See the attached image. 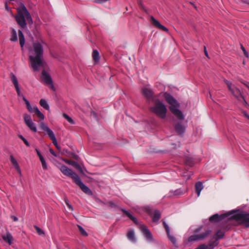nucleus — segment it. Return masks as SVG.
<instances>
[{
    "instance_id": "c03bdc74",
    "label": "nucleus",
    "mask_w": 249,
    "mask_h": 249,
    "mask_svg": "<svg viewBox=\"0 0 249 249\" xmlns=\"http://www.w3.org/2000/svg\"><path fill=\"white\" fill-rule=\"evenodd\" d=\"M195 249H206L205 244H202Z\"/></svg>"
},
{
    "instance_id": "2eb2a0df",
    "label": "nucleus",
    "mask_w": 249,
    "mask_h": 249,
    "mask_svg": "<svg viewBox=\"0 0 249 249\" xmlns=\"http://www.w3.org/2000/svg\"><path fill=\"white\" fill-rule=\"evenodd\" d=\"M164 228H165L166 233L167 234L169 239L175 246H177V241L176 238L173 235H171L170 232V229L168 225L165 222H163Z\"/></svg>"
},
{
    "instance_id": "3c124183",
    "label": "nucleus",
    "mask_w": 249,
    "mask_h": 249,
    "mask_svg": "<svg viewBox=\"0 0 249 249\" xmlns=\"http://www.w3.org/2000/svg\"><path fill=\"white\" fill-rule=\"evenodd\" d=\"M204 52H205V55L207 57H209V55H208V52L206 50V47H204Z\"/></svg>"
},
{
    "instance_id": "473e14b6",
    "label": "nucleus",
    "mask_w": 249,
    "mask_h": 249,
    "mask_svg": "<svg viewBox=\"0 0 249 249\" xmlns=\"http://www.w3.org/2000/svg\"><path fill=\"white\" fill-rule=\"evenodd\" d=\"M35 114H36L37 117L41 120H43L44 119V115L39 111L38 109V110L36 109V112Z\"/></svg>"
},
{
    "instance_id": "39448f33",
    "label": "nucleus",
    "mask_w": 249,
    "mask_h": 249,
    "mask_svg": "<svg viewBox=\"0 0 249 249\" xmlns=\"http://www.w3.org/2000/svg\"><path fill=\"white\" fill-rule=\"evenodd\" d=\"M163 94L165 101L170 105L169 109L172 113L178 119L180 120H184V116L181 111L178 109L180 106L178 102L171 94L167 92H165Z\"/></svg>"
},
{
    "instance_id": "4be33fe9",
    "label": "nucleus",
    "mask_w": 249,
    "mask_h": 249,
    "mask_svg": "<svg viewBox=\"0 0 249 249\" xmlns=\"http://www.w3.org/2000/svg\"><path fill=\"white\" fill-rule=\"evenodd\" d=\"M18 37H19V43L21 46V48L22 49H23V46L25 44V39L24 36L23 35V34L22 33V31L21 30H18Z\"/></svg>"
},
{
    "instance_id": "ddd939ff",
    "label": "nucleus",
    "mask_w": 249,
    "mask_h": 249,
    "mask_svg": "<svg viewBox=\"0 0 249 249\" xmlns=\"http://www.w3.org/2000/svg\"><path fill=\"white\" fill-rule=\"evenodd\" d=\"M10 77L12 82L15 87L18 96L22 97V99H23V97H24V96L22 94V93L20 91L17 78L15 76V75L13 73H10Z\"/></svg>"
},
{
    "instance_id": "4468645a",
    "label": "nucleus",
    "mask_w": 249,
    "mask_h": 249,
    "mask_svg": "<svg viewBox=\"0 0 249 249\" xmlns=\"http://www.w3.org/2000/svg\"><path fill=\"white\" fill-rule=\"evenodd\" d=\"M142 92L143 95L149 100H153V91L148 86L144 87L142 89Z\"/></svg>"
},
{
    "instance_id": "a211bd4d",
    "label": "nucleus",
    "mask_w": 249,
    "mask_h": 249,
    "mask_svg": "<svg viewBox=\"0 0 249 249\" xmlns=\"http://www.w3.org/2000/svg\"><path fill=\"white\" fill-rule=\"evenodd\" d=\"M23 101L25 102V103L26 105L28 111L31 113H34L35 114L36 112V109L38 110V108L36 106L32 107L30 104V102L26 99L25 97H23Z\"/></svg>"
},
{
    "instance_id": "c756f323",
    "label": "nucleus",
    "mask_w": 249,
    "mask_h": 249,
    "mask_svg": "<svg viewBox=\"0 0 249 249\" xmlns=\"http://www.w3.org/2000/svg\"><path fill=\"white\" fill-rule=\"evenodd\" d=\"M48 136L51 139H53L54 140L55 135L53 131L50 129H48V130L46 131Z\"/></svg>"
},
{
    "instance_id": "20e7f679",
    "label": "nucleus",
    "mask_w": 249,
    "mask_h": 249,
    "mask_svg": "<svg viewBox=\"0 0 249 249\" xmlns=\"http://www.w3.org/2000/svg\"><path fill=\"white\" fill-rule=\"evenodd\" d=\"M229 221L234 220L238 224L249 227V213L238 210L229 211Z\"/></svg>"
},
{
    "instance_id": "5701e85b",
    "label": "nucleus",
    "mask_w": 249,
    "mask_h": 249,
    "mask_svg": "<svg viewBox=\"0 0 249 249\" xmlns=\"http://www.w3.org/2000/svg\"><path fill=\"white\" fill-rule=\"evenodd\" d=\"M175 129L178 133L181 134L184 132L185 128L182 124H179L175 126Z\"/></svg>"
},
{
    "instance_id": "b1692460",
    "label": "nucleus",
    "mask_w": 249,
    "mask_h": 249,
    "mask_svg": "<svg viewBox=\"0 0 249 249\" xmlns=\"http://www.w3.org/2000/svg\"><path fill=\"white\" fill-rule=\"evenodd\" d=\"M160 218V213L159 211L155 210L154 211V215L153 216V221L154 222H157Z\"/></svg>"
},
{
    "instance_id": "7c9ffc66",
    "label": "nucleus",
    "mask_w": 249,
    "mask_h": 249,
    "mask_svg": "<svg viewBox=\"0 0 249 249\" xmlns=\"http://www.w3.org/2000/svg\"><path fill=\"white\" fill-rule=\"evenodd\" d=\"M66 162L74 166L76 168H77L78 169H81L80 165L77 162H75V161H71H71H66Z\"/></svg>"
},
{
    "instance_id": "864d4df0",
    "label": "nucleus",
    "mask_w": 249,
    "mask_h": 249,
    "mask_svg": "<svg viewBox=\"0 0 249 249\" xmlns=\"http://www.w3.org/2000/svg\"><path fill=\"white\" fill-rule=\"evenodd\" d=\"M5 8L7 10V11H11V9H10V8L8 7L7 4L6 3L5 4Z\"/></svg>"
},
{
    "instance_id": "58836bf2",
    "label": "nucleus",
    "mask_w": 249,
    "mask_h": 249,
    "mask_svg": "<svg viewBox=\"0 0 249 249\" xmlns=\"http://www.w3.org/2000/svg\"><path fill=\"white\" fill-rule=\"evenodd\" d=\"M65 202L68 207L69 209L71 211H73V208L72 206L70 204L68 200L67 199H65Z\"/></svg>"
},
{
    "instance_id": "680f3d73",
    "label": "nucleus",
    "mask_w": 249,
    "mask_h": 249,
    "mask_svg": "<svg viewBox=\"0 0 249 249\" xmlns=\"http://www.w3.org/2000/svg\"><path fill=\"white\" fill-rule=\"evenodd\" d=\"M14 0H10V1H14Z\"/></svg>"
},
{
    "instance_id": "f8f14e48",
    "label": "nucleus",
    "mask_w": 249,
    "mask_h": 249,
    "mask_svg": "<svg viewBox=\"0 0 249 249\" xmlns=\"http://www.w3.org/2000/svg\"><path fill=\"white\" fill-rule=\"evenodd\" d=\"M140 229L143 235L147 240L149 241H152L153 240V236L151 232L145 225H141L140 226Z\"/></svg>"
},
{
    "instance_id": "f03ea898",
    "label": "nucleus",
    "mask_w": 249,
    "mask_h": 249,
    "mask_svg": "<svg viewBox=\"0 0 249 249\" xmlns=\"http://www.w3.org/2000/svg\"><path fill=\"white\" fill-rule=\"evenodd\" d=\"M59 169L64 175L71 177L84 193L88 195L92 194L90 189L82 181L78 175L71 169L69 168L65 165H62L60 167Z\"/></svg>"
},
{
    "instance_id": "5fc2aeb1",
    "label": "nucleus",
    "mask_w": 249,
    "mask_h": 249,
    "mask_svg": "<svg viewBox=\"0 0 249 249\" xmlns=\"http://www.w3.org/2000/svg\"><path fill=\"white\" fill-rule=\"evenodd\" d=\"M19 137L23 141L25 138L24 137H23V136L22 135H20L19 136Z\"/></svg>"
},
{
    "instance_id": "de8ad7c7",
    "label": "nucleus",
    "mask_w": 249,
    "mask_h": 249,
    "mask_svg": "<svg viewBox=\"0 0 249 249\" xmlns=\"http://www.w3.org/2000/svg\"><path fill=\"white\" fill-rule=\"evenodd\" d=\"M51 140H52L54 144V145L55 146H57V141H56V138H54V140L53 139H52Z\"/></svg>"
},
{
    "instance_id": "603ef678",
    "label": "nucleus",
    "mask_w": 249,
    "mask_h": 249,
    "mask_svg": "<svg viewBox=\"0 0 249 249\" xmlns=\"http://www.w3.org/2000/svg\"><path fill=\"white\" fill-rule=\"evenodd\" d=\"M12 218H13L14 221H17L18 220V217L15 216H12Z\"/></svg>"
},
{
    "instance_id": "a19ab883",
    "label": "nucleus",
    "mask_w": 249,
    "mask_h": 249,
    "mask_svg": "<svg viewBox=\"0 0 249 249\" xmlns=\"http://www.w3.org/2000/svg\"><path fill=\"white\" fill-rule=\"evenodd\" d=\"M241 49H242V50L243 51V53H244V55L248 57L249 56V54H248V52L246 51L245 48L243 47V46L242 45H241Z\"/></svg>"
},
{
    "instance_id": "79ce46f5",
    "label": "nucleus",
    "mask_w": 249,
    "mask_h": 249,
    "mask_svg": "<svg viewBox=\"0 0 249 249\" xmlns=\"http://www.w3.org/2000/svg\"><path fill=\"white\" fill-rule=\"evenodd\" d=\"M175 195H179L180 194H182L183 192L181 191L180 189H178L175 191Z\"/></svg>"
},
{
    "instance_id": "f704fd0d",
    "label": "nucleus",
    "mask_w": 249,
    "mask_h": 249,
    "mask_svg": "<svg viewBox=\"0 0 249 249\" xmlns=\"http://www.w3.org/2000/svg\"><path fill=\"white\" fill-rule=\"evenodd\" d=\"M34 227H35L37 233L39 235H41L44 234V232L40 228H39L37 226H35Z\"/></svg>"
},
{
    "instance_id": "a18cd8bd",
    "label": "nucleus",
    "mask_w": 249,
    "mask_h": 249,
    "mask_svg": "<svg viewBox=\"0 0 249 249\" xmlns=\"http://www.w3.org/2000/svg\"><path fill=\"white\" fill-rule=\"evenodd\" d=\"M50 152L53 156L57 157V155L52 149H50Z\"/></svg>"
},
{
    "instance_id": "6e6552de",
    "label": "nucleus",
    "mask_w": 249,
    "mask_h": 249,
    "mask_svg": "<svg viewBox=\"0 0 249 249\" xmlns=\"http://www.w3.org/2000/svg\"><path fill=\"white\" fill-rule=\"evenodd\" d=\"M229 212L221 214L220 215L217 213L214 214L210 217L209 220L211 222H220L223 220H224V222H227L228 221H229Z\"/></svg>"
},
{
    "instance_id": "c9c22d12",
    "label": "nucleus",
    "mask_w": 249,
    "mask_h": 249,
    "mask_svg": "<svg viewBox=\"0 0 249 249\" xmlns=\"http://www.w3.org/2000/svg\"><path fill=\"white\" fill-rule=\"evenodd\" d=\"M185 162L187 165L190 166H192L194 164V162L192 159L190 158H187Z\"/></svg>"
},
{
    "instance_id": "f257e3e1",
    "label": "nucleus",
    "mask_w": 249,
    "mask_h": 249,
    "mask_svg": "<svg viewBox=\"0 0 249 249\" xmlns=\"http://www.w3.org/2000/svg\"><path fill=\"white\" fill-rule=\"evenodd\" d=\"M46 43L43 41L37 40L28 48L29 60L34 71H38L41 68L44 67L45 62L43 59L44 47Z\"/></svg>"
},
{
    "instance_id": "13d9d810",
    "label": "nucleus",
    "mask_w": 249,
    "mask_h": 249,
    "mask_svg": "<svg viewBox=\"0 0 249 249\" xmlns=\"http://www.w3.org/2000/svg\"><path fill=\"white\" fill-rule=\"evenodd\" d=\"M140 5L142 7V4L141 3V2H140Z\"/></svg>"
},
{
    "instance_id": "9b49d317",
    "label": "nucleus",
    "mask_w": 249,
    "mask_h": 249,
    "mask_svg": "<svg viewBox=\"0 0 249 249\" xmlns=\"http://www.w3.org/2000/svg\"><path fill=\"white\" fill-rule=\"evenodd\" d=\"M42 79L43 82L46 84L50 86L51 88L54 90L55 89L53 84V81L50 74L47 72L45 71H43L42 72Z\"/></svg>"
},
{
    "instance_id": "2f4dec72",
    "label": "nucleus",
    "mask_w": 249,
    "mask_h": 249,
    "mask_svg": "<svg viewBox=\"0 0 249 249\" xmlns=\"http://www.w3.org/2000/svg\"><path fill=\"white\" fill-rule=\"evenodd\" d=\"M40 160L41 162L42 166L43 169L47 170L48 169L47 164L45 161V159L44 158H42L41 159H40Z\"/></svg>"
},
{
    "instance_id": "412c9836",
    "label": "nucleus",
    "mask_w": 249,
    "mask_h": 249,
    "mask_svg": "<svg viewBox=\"0 0 249 249\" xmlns=\"http://www.w3.org/2000/svg\"><path fill=\"white\" fill-rule=\"evenodd\" d=\"M127 238L132 242H136V239L135 235V232L133 230H130L127 235Z\"/></svg>"
},
{
    "instance_id": "393cba45",
    "label": "nucleus",
    "mask_w": 249,
    "mask_h": 249,
    "mask_svg": "<svg viewBox=\"0 0 249 249\" xmlns=\"http://www.w3.org/2000/svg\"><path fill=\"white\" fill-rule=\"evenodd\" d=\"M39 104L44 108L47 110L50 109V107L48 104L47 103V101L45 99H41L39 101Z\"/></svg>"
},
{
    "instance_id": "cd10ccee",
    "label": "nucleus",
    "mask_w": 249,
    "mask_h": 249,
    "mask_svg": "<svg viewBox=\"0 0 249 249\" xmlns=\"http://www.w3.org/2000/svg\"><path fill=\"white\" fill-rule=\"evenodd\" d=\"M92 57L95 61H98L100 59L99 53L97 50H93Z\"/></svg>"
},
{
    "instance_id": "0eeeda50",
    "label": "nucleus",
    "mask_w": 249,
    "mask_h": 249,
    "mask_svg": "<svg viewBox=\"0 0 249 249\" xmlns=\"http://www.w3.org/2000/svg\"><path fill=\"white\" fill-rule=\"evenodd\" d=\"M224 82L227 85L229 90L231 91L233 96H234L238 100L244 99L241 91L239 89L237 88L231 83V82L227 80H225Z\"/></svg>"
},
{
    "instance_id": "a878e982",
    "label": "nucleus",
    "mask_w": 249,
    "mask_h": 249,
    "mask_svg": "<svg viewBox=\"0 0 249 249\" xmlns=\"http://www.w3.org/2000/svg\"><path fill=\"white\" fill-rule=\"evenodd\" d=\"M122 211L125 213L130 219H131L135 223H137V219L134 217L131 213H130L128 211H126L124 209H122Z\"/></svg>"
},
{
    "instance_id": "6ab92c4d",
    "label": "nucleus",
    "mask_w": 249,
    "mask_h": 249,
    "mask_svg": "<svg viewBox=\"0 0 249 249\" xmlns=\"http://www.w3.org/2000/svg\"><path fill=\"white\" fill-rule=\"evenodd\" d=\"M10 160L11 162H12L13 165L15 168L16 170L17 171V172L20 175H21V172L20 168V167L18 165V163L17 160L14 158L13 156L11 155L10 157Z\"/></svg>"
},
{
    "instance_id": "aec40b11",
    "label": "nucleus",
    "mask_w": 249,
    "mask_h": 249,
    "mask_svg": "<svg viewBox=\"0 0 249 249\" xmlns=\"http://www.w3.org/2000/svg\"><path fill=\"white\" fill-rule=\"evenodd\" d=\"M195 188L196 193L197 194V197L200 196V192L203 188V186L201 182H197L195 185Z\"/></svg>"
},
{
    "instance_id": "7ed1b4c3",
    "label": "nucleus",
    "mask_w": 249,
    "mask_h": 249,
    "mask_svg": "<svg viewBox=\"0 0 249 249\" xmlns=\"http://www.w3.org/2000/svg\"><path fill=\"white\" fill-rule=\"evenodd\" d=\"M18 14L15 17L16 21L22 28L26 27V21L30 24L33 23L32 17L24 4L21 3L17 8Z\"/></svg>"
},
{
    "instance_id": "72a5a7b5",
    "label": "nucleus",
    "mask_w": 249,
    "mask_h": 249,
    "mask_svg": "<svg viewBox=\"0 0 249 249\" xmlns=\"http://www.w3.org/2000/svg\"><path fill=\"white\" fill-rule=\"evenodd\" d=\"M63 116L71 124H73L74 123L73 120L71 119V118L69 116L66 114H64Z\"/></svg>"
},
{
    "instance_id": "052dcab7",
    "label": "nucleus",
    "mask_w": 249,
    "mask_h": 249,
    "mask_svg": "<svg viewBox=\"0 0 249 249\" xmlns=\"http://www.w3.org/2000/svg\"><path fill=\"white\" fill-rule=\"evenodd\" d=\"M190 178V176H189V177L187 178V179H189V178Z\"/></svg>"
},
{
    "instance_id": "4d7b16f0",
    "label": "nucleus",
    "mask_w": 249,
    "mask_h": 249,
    "mask_svg": "<svg viewBox=\"0 0 249 249\" xmlns=\"http://www.w3.org/2000/svg\"><path fill=\"white\" fill-rule=\"evenodd\" d=\"M199 231H200V230H199V229H198V230H196V232H198Z\"/></svg>"
},
{
    "instance_id": "9d476101",
    "label": "nucleus",
    "mask_w": 249,
    "mask_h": 249,
    "mask_svg": "<svg viewBox=\"0 0 249 249\" xmlns=\"http://www.w3.org/2000/svg\"><path fill=\"white\" fill-rule=\"evenodd\" d=\"M24 120L26 124L28 127L34 132L37 131L36 124L32 121L31 116L27 114H24L23 116Z\"/></svg>"
},
{
    "instance_id": "f3484780",
    "label": "nucleus",
    "mask_w": 249,
    "mask_h": 249,
    "mask_svg": "<svg viewBox=\"0 0 249 249\" xmlns=\"http://www.w3.org/2000/svg\"><path fill=\"white\" fill-rule=\"evenodd\" d=\"M151 21L153 24L159 29H161L165 32H167L168 31V30L166 27L161 25L157 20L154 18L153 17H151Z\"/></svg>"
},
{
    "instance_id": "49530a36",
    "label": "nucleus",
    "mask_w": 249,
    "mask_h": 249,
    "mask_svg": "<svg viewBox=\"0 0 249 249\" xmlns=\"http://www.w3.org/2000/svg\"><path fill=\"white\" fill-rule=\"evenodd\" d=\"M241 82L245 85L249 89V83L248 82H243V81H241Z\"/></svg>"
},
{
    "instance_id": "ea45409f",
    "label": "nucleus",
    "mask_w": 249,
    "mask_h": 249,
    "mask_svg": "<svg viewBox=\"0 0 249 249\" xmlns=\"http://www.w3.org/2000/svg\"><path fill=\"white\" fill-rule=\"evenodd\" d=\"M215 235L217 236L218 239H220L224 236V233L221 231H219L217 232Z\"/></svg>"
},
{
    "instance_id": "09e8293b",
    "label": "nucleus",
    "mask_w": 249,
    "mask_h": 249,
    "mask_svg": "<svg viewBox=\"0 0 249 249\" xmlns=\"http://www.w3.org/2000/svg\"><path fill=\"white\" fill-rule=\"evenodd\" d=\"M23 141L26 146H30V144H29V142L27 141V140L26 139H25Z\"/></svg>"
},
{
    "instance_id": "4c0bfd02",
    "label": "nucleus",
    "mask_w": 249,
    "mask_h": 249,
    "mask_svg": "<svg viewBox=\"0 0 249 249\" xmlns=\"http://www.w3.org/2000/svg\"><path fill=\"white\" fill-rule=\"evenodd\" d=\"M40 127L43 130L45 131L46 132L48 130V129H49L50 128L43 122L41 123L40 124Z\"/></svg>"
},
{
    "instance_id": "423d86ee",
    "label": "nucleus",
    "mask_w": 249,
    "mask_h": 249,
    "mask_svg": "<svg viewBox=\"0 0 249 249\" xmlns=\"http://www.w3.org/2000/svg\"><path fill=\"white\" fill-rule=\"evenodd\" d=\"M150 110L162 119L165 118L166 116L167 108L165 105L158 100L155 101L154 106L150 108Z\"/></svg>"
},
{
    "instance_id": "bf43d9fd",
    "label": "nucleus",
    "mask_w": 249,
    "mask_h": 249,
    "mask_svg": "<svg viewBox=\"0 0 249 249\" xmlns=\"http://www.w3.org/2000/svg\"><path fill=\"white\" fill-rule=\"evenodd\" d=\"M246 116L248 118H249V116H248V115H246Z\"/></svg>"
},
{
    "instance_id": "e433bc0d",
    "label": "nucleus",
    "mask_w": 249,
    "mask_h": 249,
    "mask_svg": "<svg viewBox=\"0 0 249 249\" xmlns=\"http://www.w3.org/2000/svg\"><path fill=\"white\" fill-rule=\"evenodd\" d=\"M215 246L216 244H214V243H212L208 245H205V248L206 249H214Z\"/></svg>"
},
{
    "instance_id": "1a4fd4ad",
    "label": "nucleus",
    "mask_w": 249,
    "mask_h": 249,
    "mask_svg": "<svg viewBox=\"0 0 249 249\" xmlns=\"http://www.w3.org/2000/svg\"><path fill=\"white\" fill-rule=\"evenodd\" d=\"M210 232L211 230L207 229L206 230H205V231L201 234L193 235L190 236L188 240L189 242H193L202 240L206 238L210 234Z\"/></svg>"
},
{
    "instance_id": "dca6fc26",
    "label": "nucleus",
    "mask_w": 249,
    "mask_h": 249,
    "mask_svg": "<svg viewBox=\"0 0 249 249\" xmlns=\"http://www.w3.org/2000/svg\"><path fill=\"white\" fill-rule=\"evenodd\" d=\"M1 237L3 240L7 243L9 245H11L12 244L13 237L10 232L7 231L5 234L2 235Z\"/></svg>"
},
{
    "instance_id": "c85d7f7f",
    "label": "nucleus",
    "mask_w": 249,
    "mask_h": 249,
    "mask_svg": "<svg viewBox=\"0 0 249 249\" xmlns=\"http://www.w3.org/2000/svg\"><path fill=\"white\" fill-rule=\"evenodd\" d=\"M77 227L78 228V229H79V231L80 233L83 236H87L88 235L86 231L84 229V228L82 226H81L80 225H77Z\"/></svg>"
},
{
    "instance_id": "37998d69",
    "label": "nucleus",
    "mask_w": 249,
    "mask_h": 249,
    "mask_svg": "<svg viewBox=\"0 0 249 249\" xmlns=\"http://www.w3.org/2000/svg\"><path fill=\"white\" fill-rule=\"evenodd\" d=\"M36 152L37 153V154L39 158V160L41 159L42 158H44L43 157V156L41 155V154L40 152V151L37 149H36Z\"/></svg>"
},
{
    "instance_id": "6e6d98bb",
    "label": "nucleus",
    "mask_w": 249,
    "mask_h": 249,
    "mask_svg": "<svg viewBox=\"0 0 249 249\" xmlns=\"http://www.w3.org/2000/svg\"><path fill=\"white\" fill-rule=\"evenodd\" d=\"M55 147H56L57 149H59V146H58V144H57V146H55Z\"/></svg>"
},
{
    "instance_id": "8fccbe9b",
    "label": "nucleus",
    "mask_w": 249,
    "mask_h": 249,
    "mask_svg": "<svg viewBox=\"0 0 249 249\" xmlns=\"http://www.w3.org/2000/svg\"><path fill=\"white\" fill-rule=\"evenodd\" d=\"M109 204L111 207L115 208L116 206V205L112 202H110Z\"/></svg>"
},
{
    "instance_id": "bb28decb",
    "label": "nucleus",
    "mask_w": 249,
    "mask_h": 249,
    "mask_svg": "<svg viewBox=\"0 0 249 249\" xmlns=\"http://www.w3.org/2000/svg\"><path fill=\"white\" fill-rule=\"evenodd\" d=\"M10 40L13 42H15L18 40L17 32L14 29L11 30V37Z\"/></svg>"
}]
</instances>
